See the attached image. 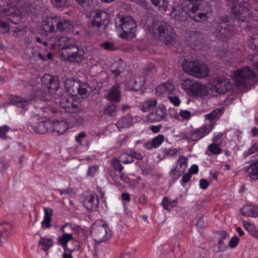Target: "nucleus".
Instances as JSON below:
<instances>
[{"label": "nucleus", "instance_id": "f257e3e1", "mask_svg": "<svg viewBox=\"0 0 258 258\" xmlns=\"http://www.w3.org/2000/svg\"><path fill=\"white\" fill-rule=\"evenodd\" d=\"M142 23L147 26L150 34L166 45L173 44L176 34L172 27L167 23L155 20V16L150 13L144 16Z\"/></svg>", "mask_w": 258, "mask_h": 258}, {"label": "nucleus", "instance_id": "f03ea898", "mask_svg": "<svg viewBox=\"0 0 258 258\" xmlns=\"http://www.w3.org/2000/svg\"><path fill=\"white\" fill-rule=\"evenodd\" d=\"M61 54L71 62H80L84 59V51L76 46V40L72 37L63 36L58 38L55 42Z\"/></svg>", "mask_w": 258, "mask_h": 258}, {"label": "nucleus", "instance_id": "7ed1b4c3", "mask_svg": "<svg viewBox=\"0 0 258 258\" xmlns=\"http://www.w3.org/2000/svg\"><path fill=\"white\" fill-rule=\"evenodd\" d=\"M211 8L207 7L203 12H194L188 9L182 3L173 6L171 13V16L175 20L179 22H184L188 17L197 22H202L206 21L208 18V14L210 13Z\"/></svg>", "mask_w": 258, "mask_h": 258}, {"label": "nucleus", "instance_id": "20e7f679", "mask_svg": "<svg viewBox=\"0 0 258 258\" xmlns=\"http://www.w3.org/2000/svg\"><path fill=\"white\" fill-rule=\"evenodd\" d=\"M115 25L120 38L128 40L135 37L137 24L132 17L122 15L118 17L115 21Z\"/></svg>", "mask_w": 258, "mask_h": 258}, {"label": "nucleus", "instance_id": "39448f33", "mask_svg": "<svg viewBox=\"0 0 258 258\" xmlns=\"http://www.w3.org/2000/svg\"><path fill=\"white\" fill-rule=\"evenodd\" d=\"M247 5L246 2L242 1L232 7V13L239 23H243L240 27L244 28L246 31H250L254 26V21Z\"/></svg>", "mask_w": 258, "mask_h": 258}, {"label": "nucleus", "instance_id": "423d86ee", "mask_svg": "<svg viewBox=\"0 0 258 258\" xmlns=\"http://www.w3.org/2000/svg\"><path fill=\"white\" fill-rule=\"evenodd\" d=\"M212 29L217 38L223 41L229 39L235 31L234 26L225 17L214 21Z\"/></svg>", "mask_w": 258, "mask_h": 258}, {"label": "nucleus", "instance_id": "0eeeda50", "mask_svg": "<svg viewBox=\"0 0 258 258\" xmlns=\"http://www.w3.org/2000/svg\"><path fill=\"white\" fill-rule=\"evenodd\" d=\"M183 71L194 77L204 78L209 74V69L204 62L184 59L181 63Z\"/></svg>", "mask_w": 258, "mask_h": 258}, {"label": "nucleus", "instance_id": "6e6552de", "mask_svg": "<svg viewBox=\"0 0 258 258\" xmlns=\"http://www.w3.org/2000/svg\"><path fill=\"white\" fill-rule=\"evenodd\" d=\"M69 21L62 19L59 16L47 17L43 25L44 30L47 32H67L70 30Z\"/></svg>", "mask_w": 258, "mask_h": 258}, {"label": "nucleus", "instance_id": "1a4fd4ad", "mask_svg": "<svg viewBox=\"0 0 258 258\" xmlns=\"http://www.w3.org/2000/svg\"><path fill=\"white\" fill-rule=\"evenodd\" d=\"M108 23V16L106 12L98 10L94 12L91 24L96 33L101 35L105 31Z\"/></svg>", "mask_w": 258, "mask_h": 258}, {"label": "nucleus", "instance_id": "9d476101", "mask_svg": "<svg viewBox=\"0 0 258 258\" xmlns=\"http://www.w3.org/2000/svg\"><path fill=\"white\" fill-rule=\"evenodd\" d=\"M255 76L254 73L248 67L235 71L234 73L235 85L238 87L248 88L251 80Z\"/></svg>", "mask_w": 258, "mask_h": 258}, {"label": "nucleus", "instance_id": "9b49d317", "mask_svg": "<svg viewBox=\"0 0 258 258\" xmlns=\"http://www.w3.org/2000/svg\"><path fill=\"white\" fill-rule=\"evenodd\" d=\"M181 86L184 91L193 96L201 97L206 95L207 92V88L205 85L189 79L182 81Z\"/></svg>", "mask_w": 258, "mask_h": 258}, {"label": "nucleus", "instance_id": "f8f14e48", "mask_svg": "<svg viewBox=\"0 0 258 258\" xmlns=\"http://www.w3.org/2000/svg\"><path fill=\"white\" fill-rule=\"evenodd\" d=\"M214 124H204L201 127L186 132L185 138L188 142H197L207 136L212 130Z\"/></svg>", "mask_w": 258, "mask_h": 258}, {"label": "nucleus", "instance_id": "ddd939ff", "mask_svg": "<svg viewBox=\"0 0 258 258\" xmlns=\"http://www.w3.org/2000/svg\"><path fill=\"white\" fill-rule=\"evenodd\" d=\"M91 234L94 240L97 242L104 241L111 236V232L105 223L102 225H93L92 226Z\"/></svg>", "mask_w": 258, "mask_h": 258}, {"label": "nucleus", "instance_id": "4468645a", "mask_svg": "<svg viewBox=\"0 0 258 258\" xmlns=\"http://www.w3.org/2000/svg\"><path fill=\"white\" fill-rule=\"evenodd\" d=\"M188 164V159L183 155H180L176 164L169 172V175L174 181L178 179L185 171Z\"/></svg>", "mask_w": 258, "mask_h": 258}, {"label": "nucleus", "instance_id": "2eb2a0df", "mask_svg": "<svg viewBox=\"0 0 258 258\" xmlns=\"http://www.w3.org/2000/svg\"><path fill=\"white\" fill-rule=\"evenodd\" d=\"M60 105L66 111L74 113L81 111L82 105L73 97L64 96L60 98Z\"/></svg>", "mask_w": 258, "mask_h": 258}, {"label": "nucleus", "instance_id": "dca6fc26", "mask_svg": "<svg viewBox=\"0 0 258 258\" xmlns=\"http://www.w3.org/2000/svg\"><path fill=\"white\" fill-rule=\"evenodd\" d=\"M70 228V229L73 230L72 225L69 223H66L64 225H62L59 229V232H61L62 234L59 236L57 238L56 243L58 245L61 246L65 250H67L68 243L69 241H76L75 238L73 236V234L71 233H68L66 230V228Z\"/></svg>", "mask_w": 258, "mask_h": 258}, {"label": "nucleus", "instance_id": "f3484780", "mask_svg": "<svg viewBox=\"0 0 258 258\" xmlns=\"http://www.w3.org/2000/svg\"><path fill=\"white\" fill-rule=\"evenodd\" d=\"M167 116V110L165 106L162 104H159L148 114L147 117L151 122H155L165 120Z\"/></svg>", "mask_w": 258, "mask_h": 258}, {"label": "nucleus", "instance_id": "a211bd4d", "mask_svg": "<svg viewBox=\"0 0 258 258\" xmlns=\"http://www.w3.org/2000/svg\"><path fill=\"white\" fill-rule=\"evenodd\" d=\"M212 88L215 92L224 94L231 90V84L228 79L219 77L214 81Z\"/></svg>", "mask_w": 258, "mask_h": 258}, {"label": "nucleus", "instance_id": "6ab92c4d", "mask_svg": "<svg viewBox=\"0 0 258 258\" xmlns=\"http://www.w3.org/2000/svg\"><path fill=\"white\" fill-rule=\"evenodd\" d=\"M52 125V121L49 120H47L32 124L29 123L27 128L31 132L43 134L50 132Z\"/></svg>", "mask_w": 258, "mask_h": 258}, {"label": "nucleus", "instance_id": "aec40b11", "mask_svg": "<svg viewBox=\"0 0 258 258\" xmlns=\"http://www.w3.org/2000/svg\"><path fill=\"white\" fill-rule=\"evenodd\" d=\"M83 204L87 210L95 211L99 207V198L95 192H91L84 200Z\"/></svg>", "mask_w": 258, "mask_h": 258}, {"label": "nucleus", "instance_id": "412c9836", "mask_svg": "<svg viewBox=\"0 0 258 258\" xmlns=\"http://www.w3.org/2000/svg\"><path fill=\"white\" fill-rule=\"evenodd\" d=\"M105 98L111 102L119 103L121 99V90L119 84H116L112 86L106 94Z\"/></svg>", "mask_w": 258, "mask_h": 258}, {"label": "nucleus", "instance_id": "4be33fe9", "mask_svg": "<svg viewBox=\"0 0 258 258\" xmlns=\"http://www.w3.org/2000/svg\"><path fill=\"white\" fill-rule=\"evenodd\" d=\"M42 85L49 90L56 91L59 88V83L54 77L46 74L41 78Z\"/></svg>", "mask_w": 258, "mask_h": 258}, {"label": "nucleus", "instance_id": "5701e85b", "mask_svg": "<svg viewBox=\"0 0 258 258\" xmlns=\"http://www.w3.org/2000/svg\"><path fill=\"white\" fill-rule=\"evenodd\" d=\"M174 85L172 80H168L166 82L159 85L156 89V94L157 95H163L166 94H174L175 91Z\"/></svg>", "mask_w": 258, "mask_h": 258}, {"label": "nucleus", "instance_id": "b1692460", "mask_svg": "<svg viewBox=\"0 0 258 258\" xmlns=\"http://www.w3.org/2000/svg\"><path fill=\"white\" fill-rule=\"evenodd\" d=\"M80 81L73 78H67L64 83V87L68 93L72 96H76L78 93V87Z\"/></svg>", "mask_w": 258, "mask_h": 258}, {"label": "nucleus", "instance_id": "393cba45", "mask_svg": "<svg viewBox=\"0 0 258 258\" xmlns=\"http://www.w3.org/2000/svg\"><path fill=\"white\" fill-rule=\"evenodd\" d=\"M202 3L203 0H184L182 4L194 12H203L209 6L207 5L204 6Z\"/></svg>", "mask_w": 258, "mask_h": 258}, {"label": "nucleus", "instance_id": "a878e982", "mask_svg": "<svg viewBox=\"0 0 258 258\" xmlns=\"http://www.w3.org/2000/svg\"><path fill=\"white\" fill-rule=\"evenodd\" d=\"M12 233V225L10 223L0 224V245L6 242L7 238Z\"/></svg>", "mask_w": 258, "mask_h": 258}, {"label": "nucleus", "instance_id": "bb28decb", "mask_svg": "<svg viewBox=\"0 0 258 258\" xmlns=\"http://www.w3.org/2000/svg\"><path fill=\"white\" fill-rule=\"evenodd\" d=\"M33 98H31L29 99H25L21 96L12 95L9 98L11 104L15 105L17 107L26 109L29 101H31Z\"/></svg>", "mask_w": 258, "mask_h": 258}, {"label": "nucleus", "instance_id": "cd10ccee", "mask_svg": "<svg viewBox=\"0 0 258 258\" xmlns=\"http://www.w3.org/2000/svg\"><path fill=\"white\" fill-rule=\"evenodd\" d=\"M145 85L144 76H139L131 79L128 84V89L133 91H138L142 89Z\"/></svg>", "mask_w": 258, "mask_h": 258}, {"label": "nucleus", "instance_id": "c85d7f7f", "mask_svg": "<svg viewBox=\"0 0 258 258\" xmlns=\"http://www.w3.org/2000/svg\"><path fill=\"white\" fill-rule=\"evenodd\" d=\"M118 111V106L113 104L107 103L99 109L100 114L102 116L109 117L115 116Z\"/></svg>", "mask_w": 258, "mask_h": 258}, {"label": "nucleus", "instance_id": "c756f323", "mask_svg": "<svg viewBox=\"0 0 258 258\" xmlns=\"http://www.w3.org/2000/svg\"><path fill=\"white\" fill-rule=\"evenodd\" d=\"M52 128L50 132H56L58 135H62L66 133L68 128V124L63 120L52 121Z\"/></svg>", "mask_w": 258, "mask_h": 258}, {"label": "nucleus", "instance_id": "7c9ffc66", "mask_svg": "<svg viewBox=\"0 0 258 258\" xmlns=\"http://www.w3.org/2000/svg\"><path fill=\"white\" fill-rule=\"evenodd\" d=\"M124 63L121 58L118 61H114L110 66V70L114 77H117L124 72Z\"/></svg>", "mask_w": 258, "mask_h": 258}, {"label": "nucleus", "instance_id": "2f4dec72", "mask_svg": "<svg viewBox=\"0 0 258 258\" xmlns=\"http://www.w3.org/2000/svg\"><path fill=\"white\" fill-rule=\"evenodd\" d=\"M2 3H0V6H3L2 11L7 16H10L12 15H16L15 13V9L12 5L13 0H1Z\"/></svg>", "mask_w": 258, "mask_h": 258}, {"label": "nucleus", "instance_id": "473e14b6", "mask_svg": "<svg viewBox=\"0 0 258 258\" xmlns=\"http://www.w3.org/2000/svg\"><path fill=\"white\" fill-rule=\"evenodd\" d=\"M240 213L246 217H255L257 216V208L252 205L245 206L240 210Z\"/></svg>", "mask_w": 258, "mask_h": 258}, {"label": "nucleus", "instance_id": "72a5a7b5", "mask_svg": "<svg viewBox=\"0 0 258 258\" xmlns=\"http://www.w3.org/2000/svg\"><path fill=\"white\" fill-rule=\"evenodd\" d=\"M224 107L217 108L213 110L211 112L206 114L205 117L206 119L210 121H214L216 119L220 118L223 114L224 111Z\"/></svg>", "mask_w": 258, "mask_h": 258}, {"label": "nucleus", "instance_id": "f704fd0d", "mask_svg": "<svg viewBox=\"0 0 258 258\" xmlns=\"http://www.w3.org/2000/svg\"><path fill=\"white\" fill-rule=\"evenodd\" d=\"M44 216L43 220L41 222L42 226L45 228H50L51 221V216L53 214L52 210L50 208H43Z\"/></svg>", "mask_w": 258, "mask_h": 258}, {"label": "nucleus", "instance_id": "c9c22d12", "mask_svg": "<svg viewBox=\"0 0 258 258\" xmlns=\"http://www.w3.org/2000/svg\"><path fill=\"white\" fill-rule=\"evenodd\" d=\"M78 91V95H80L83 98H87L89 96L92 89L87 83L80 81Z\"/></svg>", "mask_w": 258, "mask_h": 258}, {"label": "nucleus", "instance_id": "e433bc0d", "mask_svg": "<svg viewBox=\"0 0 258 258\" xmlns=\"http://www.w3.org/2000/svg\"><path fill=\"white\" fill-rule=\"evenodd\" d=\"M53 244L54 241L52 239L40 236L38 242V246L42 250L47 251Z\"/></svg>", "mask_w": 258, "mask_h": 258}, {"label": "nucleus", "instance_id": "4c0bfd02", "mask_svg": "<svg viewBox=\"0 0 258 258\" xmlns=\"http://www.w3.org/2000/svg\"><path fill=\"white\" fill-rule=\"evenodd\" d=\"M133 124V118L129 116H125L120 118L117 122V126L120 130L123 128H128Z\"/></svg>", "mask_w": 258, "mask_h": 258}, {"label": "nucleus", "instance_id": "58836bf2", "mask_svg": "<svg viewBox=\"0 0 258 258\" xmlns=\"http://www.w3.org/2000/svg\"><path fill=\"white\" fill-rule=\"evenodd\" d=\"M250 178L254 180H258V161L252 163L247 168Z\"/></svg>", "mask_w": 258, "mask_h": 258}, {"label": "nucleus", "instance_id": "ea45409f", "mask_svg": "<svg viewBox=\"0 0 258 258\" xmlns=\"http://www.w3.org/2000/svg\"><path fill=\"white\" fill-rule=\"evenodd\" d=\"M222 237L218 240V243L214 247V250L216 252H220L226 249L227 245L224 242V240L227 238V234L225 231L222 232Z\"/></svg>", "mask_w": 258, "mask_h": 258}, {"label": "nucleus", "instance_id": "a19ab883", "mask_svg": "<svg viewBox=\"0 0 258 258\" xmlns=\"http://www.w3.org/2000/svg\"><path fill=\"white\" fill-rule=\"evenodd\" d=\"M177 205V201L176 200L170 201L168 197H163L162 201V206L163 208L168 211H170L172 209L176 207Z\"/></svg>", "mask_w": 258, "mask_h": 258}, {"label": "nucleus", "instance_id": "79ce46f5", "mask_svg": "<svg viewBox=\"0 0 258 258\" xmlns=\"http://www.w3.org/2000/svg\"><path fill=\"white\" fill-rule=\"evenodd\" d=\"M248 45L250 49L258 52V34H253L250 37Z\"/></svg>", "mask_w": 258, "mask_h": 258}, {"label": "nucleus", "instance_id": "37998d69", "mask_svg": "<svg viewBox=\"0 0 258 258\" xmlns=\"http://www.w3.org/2000/svg\"><path fill=\"white\" fill-rule=\"evenodd\" d=\"M157 104L156 99H151L145 101L141 104V109L143 112H147L150 110L153 107Z\"/></svg>", "mask_w": 258, "mask_h": 258}, {"label": "nucleus", "instance_id": "c03bdc74", "mask_svg": "<svg viewBox=\"0 0 258 258\" xmlns=\"http://www.w3.org/2000/svg\"><path fill=\"white\" fill-rule=\"evenodd\" d=\"M85 11H89L94 4V0H75Z\"/></svg>", "mask_w": 258, "mask_h": 258}, {"label": "nucleus", "instance_id": "a18cd8bd", "mask_svg": "<svg viewBox=\"0 0 258 258\" xmlns=\"http://www.w3.org/2000/svg\"><path fill=\"white\" fill-rule=\"evenodd\" d=\"M191 39L193 41H195L194 42V45L197 46L202 43L203 36L199 31H195L194 33L191 35Z\"/></svg>", "mask_w": 258, "mask_h": 258}, {"label": "nucleus", "instance_id": "49530a36", "mask_svg": "<svg viewBox=\"0 0 258 258\" xmlns=\"http://www.w3.org/2000/svg\"><path fill=\"white\" fill-rule=\"evenodd\" d=\"M244 225L248 233L258 239V230L255 228V227L253 224L247 222L244 223Z\"/></svg>", "mask_w": 258, "mask_h": 258}, {"label": "nucleus", "instance_id": "de8ad7c7", "mask_svg": "<svg viewBox=\"0 0 258 258\" xmlns=\"http://www.w3.org/2000/svg\"><path fill=\"white\" fill-rule=\"evenodd\" d=\"M164 139L165 136L162 134H159L153 138L151 141L154 146V148H158L164 142Z\"/></svg>", "mask_w": 258, "mask_h": 258}, {"label": "nucleus", "instance_id": "09e8293b", "mask_svg": "<svg viewBox=\"0 0 258 258\" xmlns=\"http://www.w3.org/2000/svg\"><path fill=\"white\" fill-rule=\"evenodd\" d=\"M208 150L211 154L218 155L222 153V150L219 147V145L211 144L208 146Z\"/></svg>", "mask_w": 258, "mask_h": 258}, {"label": "nucleus", "instance_id": "8fccbe9b", "mask_svg": "<svg viewBox=\"0 0 258 258\" xmlns=\"http://www.w3.org/2000/svg\"><path fill=\"white\" fill-rule=\"evenodd\" d=\"M119 160L123 164H129L134 162V159H133L131 154H122L119 156Z\"/></svg>", "mask_w": 258, "mask_h": 258}, {"label": "nucleus", "instance_id": "3c124183", "mask_svg": "<svg viewBox=\"0 0 258 258\" xmlns=\"http://www.w3.org/2000/svg\"><path fill=\"white\" fill-rule=\"evenodd\" d=\"M257 151L258 144L257 143H254L250 148L243 152V156L245 158Z\"/></svg>", "mask_w": 258, "mask_h": 258}, {"label": "nucleus", "instance_id": "603ef678", "mask_svg": "<svg viewBox=\"0 0 258 258\" xmlns=\"http://www.w3.org/2000/svg\"><path fill=\"white\" fill-rule=\"evenodd\" d=\"M156 72L155 66L153 64H149L144 70L143 73L146 76H151Z\"/></svg>", "mask_w": 258, "mask_h": 258}, {"label": "nucleus", "instance_id": "864d4df0", "mask_svg": "<svg viewBox=\"0 0 258 258\" xmlns=\"http://www.w3.org/2000/svg\"><path fill=\"white\" fill-rule=\"evenodd\" d=\"M111 165L115 170L118 171L120 173H121L123 169V167L120 164V160L119 161L116 159H113L112 160Z\"/></svg>", "mask_w": 258, "mask_h": 258}, {"label": "nucleus", "instance_id": "5fc2aeb1", "mask_svg": "<svg viewBox=\"0 0 258 258\" xmlns=\"http://www.w3.org/2000/svg\"><path fill=\"white\" fill-rule=\"evenodd\" d=\"M152 4L155 7H159L160 8L163 7V9L166 11L165 6L167 5V0H149Z\"/></svg>", "mask_w": 258, "mask_h": 258}, {"label": "nucleus", "instance_id": "6e6d98bb", "mask_svg": "<svg viewBox=\"0 0 258 258\" xmlns=\"http://www.w3.org/2000/svg\"><path fill=\"white\" fill-rule=\"evenodd\" d=\"M168 99L170 102L175 106H179L180 104V100L178 97L174 95V94H168Z\"/></svg>", "mask_w": 258, "mask_h": 258}, {"label": "nucleus", "instance_id": "4d7b16f0", "mask_svg": "<svg viewBox=\"0 0 258 258\" xmlns=\"http://www.w3.org/2000/svg\"><path fill=\"white\" fill-rule=\"evenodd\" d=\"M52 5L55 8L64 7L69 0H50Z\"/></svg>", "mask_w": 258, "mask_h": 258}, {"label": "nucleus", "instance_id": "13d9d810", "mask_svg": "<svg viewBox=\"0 0 258 258\" xmlns=\"http://www.w3.org/2000/svg\"><path fill=\"white\" fill-rule=\"evenodd\" d=\"M10 130L11 128L7 125L0 126V138L3 140H6L7 139V133Z\"/></svg>", "mask_w": 258, "mask_h": 258}, {"label": "nucleus", "instance_id": "bf43d9fd", "mask_svg": "<svg viewBox=\"0 0 258 258\" xmlns=\"http://www.w3.org/2000/svg\"><path fill=\"white\" fill-rule=\"evenodd\" d=\"M178 150L175 149H165L164 150V157L165 158H170L174 157L177 153Z\"/></svg>", "mask_w": 258, "mask_h": 258}, {"label": "nucleus", "instance_id": "052dcab7", "mask_svg": "<svg viewBox=\"0 0 258 258\" xmlns=\"http://www.w3.org/2000/svg\"><path fill=\"white\" fill-rule=\"evenodd\" d=\"M98 172V166L97 165L91 166L89 167L87 176L88 177H93Z\"/></svg>", "mask_w": 258, "mask_h": 258}, {"label": "nucleus", "instance_id": "680f3d73", "mask_svg": "<svg viewBox=\"0 0 258 258\" xmlns=\"http://www.w3.org/2000/svg\"><path fill=\"white\" fill-rule=\"evenodd\" d=\"M101 46L107 50L113 51L116 49L115 46L113 43L108 41L104 42Z\"/></svg>", "mask_w": 258, "mask_h": 258}, {"label": "nucleus", "instance_id": "e2e57ef3", "mask_svg": "<svg viewBox=\"0 0 258 258\" xmlns=\"http://www.w3.org/2000/svg\"><path fill=\"white\" fill-rule=\"evenodd\" d=\"M239 242V238L237 236H233L229 241V246L231 248L235 247Z\"/></svg>", "mask_w": 258, "mask_h": 258}, {"label": "nucleus", "instance_id": "0e129e2a", "mask_svg": "<svg viewBox=\"0 0 258 258\" xmlns=\"http://www.w3.org/2000/svg\"><path fill=\"white\" fill-rule=\"evenodd\" d=\"M179 116L183 119H188L191 116V113L189 111L187 110H181L179 112Z\"/></svg>", "mask_w": 258, "mask_h": 258}, {"label": "nucleus", "instance_id": "69168bd1", "mask_svg": "<svg viewBox=\"0 0 258 258\" xmlns=\"http://www.w3.org/2000/svg\"><path fill=\"white\" fill-rule=\"evenodd\" d=\"M120 179L123 182L127 183H133L134 182V180L130 178L127 175L124 174L123 173L121 174L120 175Z\"/></svg>", "mask_w": 258, "mask_h": 258}, {"label": "nucleus", "instance_id": "338daca9", "mask_svg": "<svg viewBox=\"0 0 258 258\" xmlns=\"http://www.w3.org/2000/svg\"><path fill=\"white\" fill-rule=\"evenodd\" d=\"M169 114L171 117L173 118L179 119V114L176 109L174 108L169 109Z\"/></svg>", "mask_w": 258, "mask_h": 258}, {"label": "nucleus", "instance_id": "774afa93", "mask_svg": "<svg viewBox=\"0 0 258 258\" xmlns=\"http://www.w3.org/2000/svg\"><path fill=\"white\" fill-rule=\"evenodd\" d=\"M86 133L84 132H81L76 137V140L77 142L81 144L83 140L86 137Z\"/></svg>", "mask_w": 258, "mask_h": 258}]
</instances>
